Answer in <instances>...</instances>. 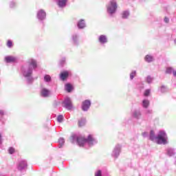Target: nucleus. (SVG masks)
<instances>
[{"instance_id": "obj_1", "label": "nucleus", "mask_w": 176, "mask_h": 176, "mask_svg": "<svg viewBox=\"0 0 176 176\" xmlns=\"http://www.w3.org/2000/svg\"><path fill=\"white\" fill-rule=\"evenodd\" d=\"M36 68H38V62L32 58H29L26 61V64L21 67V72L28 85L34 83L35 78L32 76V74Z\"/></svg>"}, {"instance_id": "obj_2", "label": "nucleus", "mask_w": 176, "mask_h": 176, "mask_svg": "<svg viewBox=\"0 0 176 176\" xmlns=\"http://www.w3.org/2000/svg\"><path fill=\"white\" fill-rule=\"evenodd\" d=\"M71 138L72 142H77L78 145L82 148H91V146H94V145H96L98 142L93 135H89L87 138L82 135L78 136L76 135H72Z\"/></svg>"}, {"instance_id": "obj_3", "label": "nucleus", "mask_w": 176, "mask_h": 176, "mask_svg": "<svg viewBox=\"0 0 176 176\" xmlns=\"http://www.w3.org/2000/svg\"><path fill=\"white\" fill-rule=\"evenodd\" d=\"M155 142L158 145H166V144H168V136H167L166 131L161 130L158 132Z\"/></svg>"}, {"instance_id": "obj_4", "label": "nucleus", "mask_w": 176, "mask_h": 176, "mask_svg": "<svg viewBox=\"0 0 176 176\" xmlns=\"http://www.w3.org/2000/svg\"><path fill=\"white\" fill-rule=\"evenodd\" d=\"M107 9L108 14H109V16H113V14L116 13V10L118 9V3H116V1H110L107 6Z\"/></svg>"}, {"instance_id": "obj_5", "label": "nucleus", "mask_w": 176, "mask_h": 176, "mask_svg": "<svg viewBox=\"0 0 176 176\" xmlns=\"http://www.w3.org/2000/svg\"><path fill=\"white\" fill-rule=\"evenodd\" d=\"M36 19L41 24H45L44 21L46 20V11L44 10H38L36 12Z\"/></svg>"}, {"instance_id": "obj_6", "label": "nucleus", "mask_w": 176, "mask_h": 176, "mask_svg": "<svg viewBox=\"0 0 176 176\" xmlns=\"http://www.w3.org/2000/svg\"><path fill=\"white\" fill-rule=\"evenodd\" d=\"M63 107L67 109V111H71L73 108L72 100H71L70 98H65L62 103Z\"/></svg>"}, {"instance_id": "obj_7", "label": "nucleus", "mask_w": 176, "mask_h": 176, "mask_svg": "<svg viewBox=\"0 0 176 176\" xmlns=\"http://www.w3.org/2000/svg\"><path fill=\"white\" fill-rule=\"evenodd\" d=\"M122 151V145L116 144L111 153V156L113 159H118L119 155H120V152Z\"/></svg>"}, {"instance_id": "obj_8", "label": "nucleus", "mask_w": 176, "mask_h": 176, "mask_svg": "<svg viewBox=\"0 0 176 176\" xmlns=\"http://www.w3.org/2000/svg\"><path fill=\"white\" fill-rule=\"evenodd\" d=\"M90 107H91V100H85L82 102L81 109L84 112H87L90 109Z\"/></svg>"}, {"instance_id": "obj_9", "label": "nucleus", "mask_w": 176, "mask_h": 176, "mask_svg": "<svg viewBox=\"0 0 176 176\" xmlns=\"http://www.w3.org/2000/svg\"><path fill=\"white\" fill-rule=\"evenodd\" d=\"M27 161L24 160H21L17 164V170L19 171H24L27 168Z\"/></svg>"}, {"instance_id": "obj_10", "label": "nucleus", "mask_w": 176, "mask_h": 176, "mask_svg": "<svg viewBox=\"0 0 176 176\" xmlns=\"http://www.w3.org/2000/svg\"><path fill=\"white\" fill-rule=\"evenodd\" d=\"M131 116L133 118V119L140 120V119L142 118V113L140 109H135L133 111H132Z\"/></svg>"}, {"instance_id": "obj_11", "label": "nucleus", "mask_w": 176, "mask_h": 176, "mask_svg": "<svg viewBox=\"0 0 176 176\" xmlns=\"http://www.w3.org/2000/svg\"><path fill=\"white\" fill-rule=\"evenodd\" d=\"M72 75V72L70 70L64 71L60 74V78L61 80H65L68 76H71Z\"/></svg>"}, {"instance_id": "obj_12", "label": "nucleus", "mask_w": 176, "mask_h": 176, "mask_svg": "<svg viewBox=\"0 0 176 176\" xmlns=\"http://www.w3.org/2000/svg\"><path fill=\"white\" fill-rule=\"evenodd\" d=\"M72 42L74 46H79V34H73L72 35Z\"/></svg>"}, {"instance_id": "obj_13", "label": "nucleus", "mask_w": 176, "mask_h": 176, "mask_svg": "<svg viewBox=\"0 0 176 176\" xmlns=\"http://www.w3.org/2000/svg\"><path fill=\"white\" fill-rule=\"evenodd\" d=\"M50 93H51L50 90H49L45 87H43L41 89V97H43L44 98H47V97H50Z\"/></svg>"}, {"instance_id": "obj_14", "label": "nucleus", "mask_w": 176, "mask_h": 176, "mask_svg": "<svg viewBox=\"0 0 176 176\" xmlns=\"http://www.w3.org/2000/svg\"><path fill=\"white\" fill-rule=\"evenodd\" d=\"M17 57L13 56H8L5 57V61L7 63H17Z\"/></svg>"}, {"instance_id": "obj_15", "label": "nucleus", "mask_w": 176, "mask_h": 176, "mask_svg": "<svg viewBox=\"0 0 176 176\" xmlns=\"http://www.w3.org/2000/svg\"><path fill=\"white\" fill-rule=\"evenodd\" d=\"M98 42L100 45H105V43H108V37L104 34H102L98 37Z\"/></svg>"}, {"instance_id": "obj_16", "label": "nucleus", "mask_w": 176, "mask_h": 176, "mask_svg": "<svg viewBox=\"0 0 176 176\" xmlns=\"http://www.w3.org/2000/svg\"><path fill=\"white\" fill-rule=\"evenodd\" d=\"M77 27L78 30H83L86 28V22L85 21V19H80L77 23Z\"/></svg>"}, {"instance_id": "obj_17", "label": "nucleus", "mask_w": 176, "mask_h": 176, "mask_svg": "<svg viewBox=\"0 0 176 176\" xmlns=\"http://www.w3.org/2000/svg\"><path fill=\"white\" fill-rule=\"evenodd\" d=\"M175 149L173 148H166V155L169 157H171L172 156L175 155Z\"/></svg>"}, {"instance_id": "obj_18", "label": "nucleus", "mask_w": 176, "mask_h": 176, "mask_svg": "<svg viewBox=\"0 0 176 176\" xmlns=\"http://www.w3.org/2000/svg\"><path fill=\"white\" fill-rule=\"evenodd\" d=\"M74 89V87L70 83H67L65 85V90L67 91V93H71Z\"/></svg>"}, {"instance_id": "obj_19", "label": "nucleus", "mask_w": 176, "mask_h": 176, "mask_svg": "<svg viewBox=\"0 0 176 176\" xmlns=\"http://www.w3.org/2000/svg\"><path fill=\"white\" fill-rule=\"evenodd\" d=\"M59 8H65L67 6V0H57Z\"/></svg>"}, {"instance_id": "obj_20", "label": "nucleus", "mask_w": 176, "mask_h": 176, "mask_svg": "<svg viewBox=\"0 0 176 176\" xmlns=\"http://www.w3.org/2000/svg\"><path fill=\"white\" fill-rule=\"evenodd\" d=\"M149 104H150L149 100H148V99H144V100H142V106L145 109H146L147 108L149 107Z\"/></svg>"}, {"instance_id": "obj_21", "label": "nucleus", "mask_w": 176, "mask_h": 176, "mask_svg": "<svg viewBox=\"0 0 176 176\" xmlns=\"http://www.w3.org/2000/svg\"><path fill=\"white\" fill-rule=\"evenodd\" d=\"M122 19H129V16H130V12L129 10L123 11L121 14Z\"/></svg>"}, {"instance_id": "obj_22", "label": "nucleus", "mask_w": 176, "mask_h": 176, "mask_svg": "<svg viewBox=\"0 0 176 176\" xmlns=\"http://www.w3.org/2000/svg\"><path fill=\"white\" fill-rule=\"evenodd\" d=\"M156 135H155V131H150V135H149V140L151 141H155L156 142Z\"/></svg>"}, {"instance_id": "obj_23", "label": "nucleus", "mask_w": 176, "mask_h": 176, "mask_svg": "<svg viewBox=\"0 0 176 176\" xmlns=\"http://www.w3.org/2000/svg\"><path fill=\"white\" fill-rule=\"evenodd\" d=\"M44 82H45V83H50V82H52V76L49 74H45L44 76Z\"/></svg>"}, {"instance_id": "obj_24", "label": "nucleus", "mask_w": 176, "mask_h": 176, "mask_svg": "<svg viewBox=\"0 0 176 176\" xmlns=\"http://www.w3.org/2000/svg\"><path fill=\"white\" fill-rule=\"evenodd\" d=\"M145 61H146V63H152V61H153V60H155L153 58V56H151V55H146L145 56L144 58Z\"/></svg>"}, {"instance_id": "obj_25", "label": "nucleus", "mask_w": 176, "mask_h": 176, "mask_svg": "<svg viewBox=\"0 0 176 176\" xmlns=\"http://www.w3.org/2000/svg\"><path fill=\"white\" fill-rule=\"evenodd\" d=\"M159 91L162 93H167V91H168V89L167 88V87L162 85L160 87V88L159 89Z\"/></svg>"}, {"instance_id": "obj_26", "label": "nucleus", "mask_w": 176, "mask_h": 176, "mask_svg": "<svg viewBox=\"0 0 176 176\" xmlns=\"http://www.w3.org/2000/svg\"><path fill=\"white\" fill-rule=\"evenodd\" d=\"M85 124H86V118H81L78 121V126L80 127H83V126H85Z\"/></svg>"}, {"instance_id": "obj_27", "label": "nucleus", "mask_w": 176, "mask_h": 176, "mask_svg": "<svg viewBox=\"0 0 176 176\" xmlns=\"http://www.w3.org/2000/svg\"><path fill=\"white\" fill-rule=\"evenodd\" d=\"M136 76H137V71L133 70L129 75L130 80H133V79H134V78H135Z\"/></svg>"}, {"instance_id": "obj_28", "label": "nucleus", "mask_w": 176, "mask_h": 176, "mask_svg": "<svg viewBox=\"0 0 176 176\" xmlns=\"http://www.w3.org/2000/svg\"><path fill=\"white\" fill-rule=\"evenodd\" d=\"M58 142H59V148H63V146L65 143V140H64V138H60L58 140Z\"/></svg>"}, {"instance_id": "obj_29", "label": "nucleus", "mask_w": 176, "mask_h": 176, "mask_svg": "<svg viewBox=\"0 0 176 176\" xmlns=\"http://www.w3.org/2000/svg\"><path fill=\"white\" fill-rule=\"evenodd\" d=\"M65 61H66V59L65 57L62 58L59 60V64H60V67H64V65H65Z\"/></svg>"}, {"instance_id": "obj_30", "label": "nucleus", "mask_w": 176, "mask_h": 176, "mask_svg": "<svg viewBox=\"0 0 176 176\" xmlns=\"http://www.w3.org/2000/svg\"><path fill=\"white\" fill-rule=\"evenodd\" d=\"M153 80V77L151 76H148L146 78V81L147 82V83L148 84H151L152 83Z\"/></svg>"}, {"instance_id": "obj_31", "label": "nucleus", "mask_w": 176, "mask_h": 176, "mask_svg": "<svg viewBox=\"0 0 176 176\" xmlns=\"http://www.w3.org/2000/svg\"><path fill=\"white\" fill-rule=\"evenodd\" d=\"M166 74H173L174 73V69L173 67H167L166 70Z\"/></svg>"}, {"instance_id": "obj_32", "label": "nucleus", "mask_w": 176, "mask_h": 176, "mask_svg": "<svg viewBox=\"0 0 176 176\" xmlns=\"http://www.w3.org/2000/svg\"><path fill=\"white\" fill-rule=\"evenodd\" d=\"M7 46L10 49L13 47V42L11 40L7 41Z\"/></svg>"}, {"instance_id": "obj_33", "label": "nucleus", "mask_w": 176, "mask_h": 176, "mask_svg": "<svg viewBox=\"0 0 176 176\" xmlns=\"http://www.w3.org/2000/svg\"><path fill=\"white\" fill-rule=\"evenodd\" d=\"M14 152H16V151L14 150V148L10 147L8 148V153H10V155H13V153H14Z\"/></svg>"}, {"instance_id": "obj_34", "label": "nucleus", "mask_w": 176, "mask_h": 176, "mask_svg": "<svg viewBox=\"0 0 176 176\" xmlns=\"http://www.w3.org/2000/svg\"><path fill=\"white\" fill-rule=\"evenodd\" d=\"M64 119V116H63V115H59L57 118V121L59 122V123H61L63 122Z\"/></svg>"}, {"instance_id": "obj_35", "label": "nucleus", "mask_w": 176, "mask_h": 176, "mask_svg": "<svg viewBox=\"0 0 176 176\" xmlns=\"http://www.w3.org/2000/svg\"><path fill=\"white\" fill-rule=\"evenodd\" d=\"M151 94V89H146L144 93V97H148Z\"/></svg>"}, {"instance_id": "obj_36", "label": "nucleus", "mask_w": 176, "mask_h": 176, "mask_svg": "<svg viewBox=\"0 0 176 176\" xmlns=\"http://www.w3.org/2000/svg\"><path fill=\"white\" fill-rule=\"evenodd\" d=\"M95 176H102V171L101 170H98L95 172Z\"/></svg>"}, {"instance_id": "obj_37", "label": "nucleus", "mask_w": 176, "mask_h": 176, "mask_svg": "<svg viewBox=\"0 0 176 176\" xmlns=\"http://www.w3.org/2000/svg\"><path fill=\"white\" fill-rule=\"evenodd\" d=\"M10 8L13 9V8H16V2L12 1L10 2Z\"/></svg>"}, {"instance_id": "obj_38", "label": "nucleus", "mask_w": 176, "mask_h": 176, "mask_svg": "<svg viewBox=\"0 0 176 176\" xmlns=\"http://www.w3.org/2000/svg\"><path fill=\"white\" fill-rule=\"evenodd\" d=\"M6 115V111L0 109V116H5Z\"/></svg>"}, {"instance_id": "obj_39", "label": "nucleus", "mask_w": 176, "mask_h": 176, "mask_svg": "<svg viewBox=\"0 0 176 176\" xmlns=\"http://www.w3.org/2000/svg\"><path fill=\"white\" fill-rule=\"evenodd\" d=\"M164 21L166 24H168V23H170V19H168V17H167V16H165L164 19Z\"/></svg>"}, {"instance_id": "obj_40", "label": "nucleus", "mask_w": 176, "mask_h": 176, "mask_svg": "<svg viewBox=\"0 0 176 176\" xmlns=\"http://www.w3.org/2000/svg\"><path fill=\"white\" fill-rule=\"evenodd\" d=\"M145 113H146V115H149V114L152 113V110H151V109H146V110L145 111Z\"/></svg>"}, {"instance_id": "obj_41", "label": "nucleus", "mask_w": 176, "mask_h": 176, "mask_svg": "<svg viewBox=\"0 0 176 176\" xmlns=\"http://www.w3.org/2000/svg\"><path fill=\"white\" fill-rule=\"evenodd\" d=\"M148 134L147 132H144L142 133V137H144V138H146V137H148Z\"/></svg>"}, {"instance_id": "obj_42", "label": "nucleus", "mask_w": 176, "mask_h": 176, "mask_svg": "<svg viewBox=\"0 0 176 176\" xmlns=\"http://www.w3.org/2000/svg\"><path fill=\"white\" fill-rule=\"evenodd\" d=\"M2 142H3L2 135L0 133V145H1Z\"/></svg>"}, {"instance_id": "obj_43", "label": "nucleus", "mask_w": 176, "mask_h": 176, "mask_svg": "<svg viewBox=\"0 0 176 176\" xmlns=\"http://www.w3.org/2000/svg\"><path fill=\"white\" fill-rule=\"evenodd\" d=\"M173 76H176V70H173Z\"/></svg>"}]
</instances>
